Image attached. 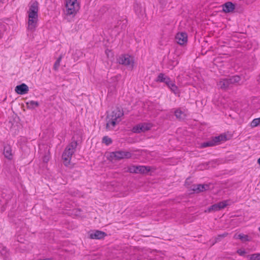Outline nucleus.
Returning <instances> with one entry per match:
<instances>
[{"mask_svg": "<svg viewBox=\"0 0 260 260\" xmlns=\"http://www.w3.org/2000/svg\"><path fill=\"white\" fill-rule=\"evenodd\" d=\"M39 3L37 1L31 2L29 5L28 14L27 28L30 31H34L37 26L38 21Z\"/></svg>", "mask_w": 260, "mask_h": 260, "instance_id": "nucleus-1", "label": "nucleus"}, {"mask_svg": "<svg viewBox=\"0 0 260 260\" xmlns=\"http://www.w3.org/2000/svg\"><path fill=\"white\" fill-rule=\"evenodd\" d=\"M123 115V112L119 108H116L107 116L106 129H112L121 120V117Z\"/></svg>", "mask_w": 260, "mask_h": 260, "instance_id": "nucleus-2", "label": "nucleus"}, {"mask_svg": "<svg viewBox=\"0 0 260 260\" xmlns=\"http://www.w3.org/2000/svg\"><path fill=\"white\" fill-rule=\"evenodd\" d=\"M77 146V141H73L65 149L62 155L63 164L65 166H69L70 165L71 158L76 150Z\"/></svg>", "mask_w": 260, "mask_h": 260, "instance_id": "nucleus-3", "label": "nucleus"}, {"mask_svg": "<svg viewBox=\"0 0 260 260\" xmlns=\"http://www.w3.org/2000/svg\"><path fill=\"white\" fill-rule=\"evenodd\" d=\"M79 9L77 0H67L65 12L68 15H75Z\"/></svg>", "mask_w": 260, "mask_h": 260, "instance_id": "nucleus-4", "label": "nucleus"}, {"mask_svg": "<svg viewBox=\"0 0 260 260\" xmlns=\"http://www.w3.org/2000/svg\"><path fill=\"white\" fill-rule=\"evenodd\" d=\"M117 60L120 64L126 66L131 70L133 69L134 66V59L133 57L127 54L121 55L119 57Z\"/></svg>", "mask_w": 260, "mask_h": 260, "instance_id": "nucleus-5", "label": "nucleus"}, {"mask_svg": "<svg viewBox=\"0 0 260 260\" xmlns=\"http://www.w3.org/2000/svg\"><path fill=\"white\" fill-rule=\"evenodd\" d=\"M111 156L116 160H120L131 158L132 157V153L126 151H116L112 152Z\"/></svg>", "mask_w": 260, "mask_h": 260, "instance_id": "nucleus-6", "label": "nucleus"}, {"mask_svg": "<svg viewBox=\"0 0 260 260\" xmlns=\"http://www.w3.org/2000/svg\"><path fill=\"white\" fill-rule=\"evenodd\" d=\"M151 127L152 124L151 123H142L134 126L133 128V131L134 133H140L149 130Z\"/></svg>", "mask_w": 260, "mask_h": 260, "instance_id": "nucleus-7", "label": "nucleus"}, {"mask_svg": "<svg viewBox=\"0 0 260 260\" xmlns=\"http://www.w3.org/2000/svg\"><path fill=\"white\" fill-rule=\"evenodd\" d=\"M227 201H224L215 204L209 207L205 212H211L219 211L227 206Z\"/></svg>", "mask_w": 260, "mask_h": 260, "instance_id": "nucleus-8", "label": "nucleus"}, {"mask_svg": "<svg viewBox=\"0 0 260 260\" xmlns=\"http://www.w3.org/2000/svg\"><path fill=\"white\" fill-rule=\"evenodd\" d=\"M176 42L180 45H183L187 43V35L185 32H181L178 33L176 36Z\"/></svg>", "mask_w": 260, "mask_h": 260, "instance_id": "nucleus-9", "label": "nucleus"}, {"mask_svg": "<svg viewBox=\"0 0 260 260\" xmlns=\"http://www.w3.org/2000/svg\"><path fill=\"white\" fill-rule=\"evenodd\" d=\"M29 91L28 86L25 83H22L20 85H17L15 88V91L19 94L23 95L27 93Z\"/></svg>", "mask_w": 260, "mask_h": 260, "instance_id": "nucleus-10", "label": "nucleus"}, {"mask_svg": "<svg viewBox=\"0 0 260 260\" xmlns=\"http://www.w3.org/2000/svg\"><path fill=\"white\" fill-rule=\"evenodd\" d=\"M4 155L6 158L9 160L13 158V153L11 146L9 144H6L4 146Z\"/></svg>", "mask_w": 260, "mask_h": 260, "instance_id": "nucleus-11", "label": "nucleus"}, {"mask_svg": "<svg viewBox=\"0 0 260 260\" xmlns=\"http://www.w3.org/2000/svg\"><path fill=\"white\" fill-rule=\"evenodd\" d=\"M222 11L225 13L233 12L235 9V5L231 2H228L222 5Z\"/></svg>", "mask_w": 260, "mask_h": 260, "instance_id": "nucleus-12", "label": "nucleus"}, {"mask_svg": "<svg viewBox=\"0 0 260 260\" xmlns=\"http://www.w3.org/2000/svg\"><path fill=\"white\" fill-rule=\"evenodd\" d=\"M106 236V234L100 231H95L90 234V238L92 239H101Z\"/></svg>", "mask_w": 260, "mask_h": 260, "instance_id": "nucleus-13", "label": "nucleus"}, {"mask_svg": "<svg viewBox=\"0 0 260 260\" xmlns=\"http://www.w3.org/2000/svg\"><path fill=\"white\" fill-rule=\"evenodd\" d=\"M217 85L219 88L223 90L227 89L228 88L231 87L228 78L220 79V80L218 82Z\"/></svg>", "mask_w": 260, "mask_h": 260, "instance_id": "nucleus-14", "label": "nucleus"}, {"mask_svg": "<svg viewBox=\"0 0 260 260\" xmlns=\"http://www.w3.org/2000/svg\"><path fill=\"white\" fill-rule=\"evenodd\" d=\"M150 171V167H146L144 166H136V174H146Z\"/></svg>", "mask_w": 260, "mask_h": 260, "instance_id": "nucleus-15", "label": "nucleus"}, {"mask_svg": "<svg viewBox=\"0 0 260 260\" xmlns=\"http://www.w3.org/2000/svg\"><path fill=\"white\" fill-rule=\"evenodd\" d=\"M230 84L232 87L233 85L239 83L241 80V77L239 76H234L228 78Z\"/></svg>", "mask_w": 260, "mask_h": 260, "instance_id": "nucleus-16", "label": "nucleus"}, {"mask_svg": "<svg viewBox=\"0 0 260 260\" xmlns=\"http://www.w3.org/2000/svg\"><path fill=\"white\" fill-rule=\"evenodd\" d=\"M175 115L179 120H183L186 117L185 113L180 109H178L175 111Z\"/></svg>", "mask_w": 260, "mask_h": 260, "instance_id": "nucleus-17", "label": "nucleus"}, {"mask_svg": "<svg viewBox=\"0 0 260 260\" xmlns=\"http://www.w3.org/2000/svg\"><path fill=\"white\" fill-rule=\"evenodd\" d=\"M26 104L28 108L32 109H35L36 107H38L39 105V104L38 102L34 101L27 102Z\"/></svg>", "mask_w": 260, "mask_h": 260, "instance_id": "nucleus-18", "label": "nucleus"}, {"mask_svg": "<svg viewBox=\"0 0 260 260\" xmlns=\"http://www.w3.org/2000/svg\"><path fill=\"white\" fill-rule=\"evenodd\" d=\"M229 234L226 232H224L222 234L218 235L217 237L215 238V241L212 243V245H213L216 243L219 242L220 241H221V239L226 237Z\"/></svg>", "mask_w": 260, "mask_h": 260, "instance_id": "nucleus-19", "label": "nucleus"}, {"mask_svg": "<svg viewBox=\"0 0 260 260\" xmlns=\"http://www.w3.org/2000/svg\"><path fill=\"white\" fill-rule=\"evenodd\" d=\"M234 238L235 239H239L242 241H247L249 240L248 236L243 234H240L238 235L235 234Z\"/></svg>", "mask_w": 260, "mask_h": 260, "instance_id": "nucleus-20", "label": "nucleus"}, {"mask_svg": "<svg viewBox=\"0 0 260 260\" xmlns=\"http://www.w3.org/2000/svg\"><path fill=\"white\" fill-rule=\"evenodd\" d=\"M215 145V142L212 141V140L204 142L201 144V148H205L208 147H211Z\"/></svg>", "mask_w": 260, "mask_h": 260, "instance_id": "nucleus-21", "label": "nucleus"}, {"mask_svg": "<svg viewBox=\"0 0 260 260\" xmlns=\"http://www.w3.org/2000/svg\"><path fill=\"white\" fill-rule=\"evenodd\" d=\"M202 184H196L192 186V190L197 193L203 192Z\"/></svg>", "mask_w": 260, "mask_h": 260, "instance_id": "nucleus-22", "label": "nucleus"}, {"mask_svg": "<svg viewBox=\"0 0 260 260\" xmlns=\"http://www.w3.org/2000/svg\"><path fill=\"white\" fill-rule=\"evenodd\" d=\"M134 9L136 13L139 14L142 12L143 7L141 4H136L134 6Z\"/></svg>", "mask_w": 260, "mask_h": 260, "instance_id": "nucleus-23", "label": "nucleus"}, {"mask_svg": "<svg viewBox=\"0 0 260 260\" xmlns=\"http://www.w3.org/2000/svg\"><path fill=\"white\" fill-rule=\"evenodd\" d=\"M62 58V55H60L59 57L57 58V59L56 60L53 66V69H54V70L57 71L58 70V68L60 66V63Z\"/></svg>", "mask_w": 260, "mask_h": 260, "instance_id": "nucleus-24", "label": "nucleus"}, {"mask_svg": "<svg viewBox=\"0 0 260 260\" xmlns=\"http://www.w3.org/2000/svg\"><path fill=\"white\" fill-rule=\"evenodd\" d=\"M247 257L250 260H260V253H254L248 255Z\"/></svg>", "mask_w": 260, "mask_h": 260, "instance_id": "nucleus-25", "label": "nucleus"}, {"mask_svg": "<svg viewBox=\"0 0 260 260\" xmlns=\"http://www.w3.org/2000/svg\"><path fill=\"white\" fill-rule=\"evenodd\" d=\"M118 80V76H114L111 78L110 83L111 84V86L113 87V88H115L116 84Z\"/></svg>", "mask_w": 260, "mask_h": 260, "instance_id": "nucleus-26", "label": "nucleus"}, {"mask_svg": "<svg viewBox=\"0 0 260 260\" xmlns=\"http://www.w3.org/2000/svg\"><path fill=\"white\" fill-rule=\"evenodd\" d=\"M168 86L175 93H177V91H178V87H177V86L175 84V83L173 81H172L168 85Z\"/></svg>", "mask_w": 260, "mask_h": 260, "instance_id": "nucleus-27", "label": "nucleus"}, {"mask_svg": "<svg viewBox=\"0 0 260 260\" xmlns=\"http://www.w3.org/2000/svg\"><path fill=\"white\" fill-rule=\"evenodd\" d=\"M103 142L108 145L112 143V140L108 137L105 136L103 138Z\"/></svg>", "mask_w": 260, "mask_h": 260, "instance_id": "nucleus-28", "label": "nucleus"}, {"mask_svg": "<svg viewBox=\"0 0 260 260\" xmlns=\"http://www.w3.org/2000/svg\"><path fill=\"white\" fill-rule=\"evenodd\" d=\"M166 77V76H165V74L162 73H160L157 77L156 81L163 82L164 80H165Z\"/></svg>", "mask_w": 260, "mask_h": 260, "instance_id": "nucleus-29", "label": "nucleus"}, {"mask_svg": "<svg viewBox=\"0 0 260 260\" xmlns=\"http://www.w3.org/2000/svg\"><path fill=\"white\" fill-rule=\"evenodd\" d=\"M127 172H129L131 173H136V166H131L127 168Z\"/></svg>", "mask_w": 260, "mask_h": 260, "instance_id": "nucleus-30", "label": "nucleus"}, {"mask_svg": "<svg viewBox=\"0 0 260 260\" xmlns=\"http://www.w3.org/2000/svg\"><path fill=\"white\" fill-rule=\"evenodd\" d=\"M260 124V122L258 119V118H255L254 119L251 123V127H256Z\"/></svg>", "mask_w": 260, "mask_h": 260, "instance_id": "nucleus-31", "label": "nucleus"}, {"mask_svg": "<svg viewBox=\"0 0 260 260\" xmlns=\"http://www.w3.org/2000/svg\"><path fill=\"white\" fill-rule=\"evenodd\" d=\"M237 253L241 256H244L246 254V251L242 249H238Z\"/></svg>", "mask_w": 260, "mask_h": 260, "instance_id": "nucleus-32", "label": "nucleus"}, {"mask_svg": "<svg viewBox=\"0 0 260 260\" xmlns=\"http://www.w3.org/2000/svg\"><path fill=\"white\" fill-rule=\"evenodd\" d=\"M201 187H202V188H203V191L207 190L209 189V188H210V184H202V186Z\"/></svg>", "mask_w": 260, "mask_h": 260, "instance_id": "nucleus-33", "label": "nucleus"}, {"mask_svg": "<svg viewBox=\"0 0 260 260\" xmlns=\"http://www.w3.org/2000/svg\"><path fill=\"white\" fill-rule=\"evenodd\" d=\"M222 140L221 136L215 137L214 139L212 140V141L215 142V145H216L218 142H220Z\"/></svg>", "mask_w": 260, "mask_h": 260, "instance_id": "nucleus-34", "label": "nucleus"}, {"mask_svg": "<svg viewBox=\"0 0 260 260\" xmlns=\"http://www.w3.org/2000/svg\"><path fill=\"white\" fill-rule=\"evenodd\" d=\"M178 63V61L176 60L172 61V64L169 67L170 69H173V68Z\"/></svg>", "mask_w": 260, "mask_h": 260, "instance_id": "nucleus-35", "label": "nucleus"}, {"mask_svg": "<svg viewBox=\"0 0 260 260\" xmlns=\"http://www.w3.org/2000/svg\"><path fill=\"white\" fill-rule=\"evenodd\" d=\"M172 81H171L170 79L166 76L165 80H164L163 82L165 83L168 86Z\"/></svg>", "mask_w": 260, "mask_h": 260, "instance_id": "nucleus-36", "label": "nucleus"}, {"mask_svg": "<svg viewBox=\"0 0 260 260\" xmlns=\"http://www.w3.org/2000/svg\"><path fill=\"white\" fill-rule=\"evenodd\" d=\"M0 252L2 255H5L6 256H7V249L5 247L3 248L2 250H0Z\"/></svg>", "mask_w": 260, "mask_h": 260, "instance_id": "nucleus-37", "label": "nucleus"}, {"mask_svg": "<svg viewBox=\"0 0 260 260\" xmlns=\"http://www.w3.org/2000/svg\"><path fill=\"white\" fill-rule=\"evenodd\" d=\"M5 30V28L4 27H2L1 29H0V39L2 38L3 36V32Z\"/></svg>", "mask_w": 260, "mask_h": 260, "instance_id": "nucleus-38", "label": "nucleus"}, {"mask_svg": "<svg viewBox=\"0 0 260 260\" xmlns=\"http://www.w3.org/2000/svg\"><path fill=\"white\" fill-rule=\"evenodd\" d=\"M125 26V23H123L122 25L121 26V29H123L124 28Z\"/></svg>", "mask_w": 260, "mask_h": 260, "instance_id": "nucleus-39", "label": "nucleus"}, {"mask_svg": "<svg viewBox=\"0 0 260 260\" xmlns=\"http://www.w3.org/2000/svg\"><path fill=\"white\" fill-rule=\"evenodd\" d=\"M257 163L260 165V157L257 160Z\"/></svg>", "mask_w": 260, "mask_h": 260, "instance_id": "nucleus-40", "label": "nucleus"}, {"mask_svg": "<svg viewBox=\"0 0 260 260\" xmlns=\"http://www.w3.org/2000/svg\"><path fill=\"white\" fill-rule=\"evenodd\" d=\"M160 1L161 3L164 4L166 0H160Z\"/></svg>", "mask_w": 260, "mask_h": 260, "instance_id": "nucleus-41", "label": "nucleus"}, {"mask_svg": "<svg viewBox=\"0 0 260 260\" xmlns=\"http://www.w3.org/2000/svg\"><path fill=\"white\" fill-rule=\"evenodd\" d=\"M204 165H202V166H201V168H200V169H203V167H204Z\"/></svg>", "mask_w": 260, "mask_h": 260, "instance_id": "nucleus-42", "label": "nucleus"}, {"mask_svg": "<svg viewBox=\"0 0 260 260\" xmlns=\"http://www.w3.org/2000/svg\"><path fill=\"white\" fill-rule=\"evenodd\" d=\"M123 21H124V20ZM125 22H126V21H125V22H123V23H125Z\"/></svg>", "mask_w": 260, "mask_h": 260, "instance_id": "nucleus-43", "label": "nucleus"}, {"mask_svg": "<svg viewBox=\"0 0 260 260\" xmlns=\"http://www.w3.org/2000/svg\"><path fill=\"white\" fill-rule=\"evenodd\" d=\"M259 231H260V227L259 228Z\"/></svg>", "mask_w": 260, "mask_h": 260, "instance_id": "nucleus-44", "label": "nucleus"}]
</instances>
